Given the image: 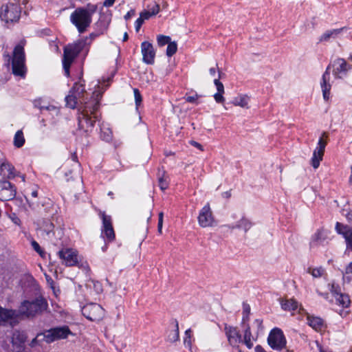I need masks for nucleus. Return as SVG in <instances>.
<instances>
[{"label": "nucleus", "mask_w": 352, "mask_h": 352, "mask_svg": "<svg viewBox=\"0 0 352 352\" xmlns=\"http://www.w3.org/2000/svg\"><path fill=\"white\" fill-rule=\"evenodd\" d=\"M252 338L250 327L248 324L246 325L245 329L244 331V338Z\"/></svg>", "instance_id": "nucleus-48"}, {"label": "nucleus", "mask_w": 352, "mask_h": 352, "mask_svg": "<svg viewBox=\"0 0 352 352\" xmlns=\"http://www.w3.org/2000/svg\"><path fill=\"white\" fill-rule=\"evenodd\" d=\"M102 27H103V30H106V29L107 28V24L104 23V24L102 25Z\"/></svg>", "instance_id": "nucleus-63"}, {"label": "nucleus", "mask_w": 352, "mask_h": 352, "mask_svg": "<svg viewBox=\"0 0 352 352\" xmlns=\"http://www.w3.org/2000/svg\"><path fill=\"white\" fill-rule=\"evenodd\" d=\"M153 16L156 15L160 12V6L158 3H155L154 6L149 9Z\"/></svg>", "instance_id": "nucleus-46"}, {"label": "nucleus", "mask_w": 352, "mask_h": 352, "mask_svg": "<svg viewBox=\"0 0 352 352\" xmlns=\"http://www.w3.org/2000/svg\"><path fill=\"white\" fill-rule=\"evenodd\" d=\"M99 215L102 220V235L109 241L115 239V233L112 226L111 217L107 215L104 212L100 211Z\"/></svg>", "instance_id": "nucleus-13"}, {"label": "nucleus", "mask_w": 352, "mask_h": 352, "mask_svg": "<svg viewBox=\"0 0 352 352\" xmlns=\"http://www.w3.org/2000/svg\"><path fill=\"white\" fill-rule=\"evenodd\" d=\"M251 338H244V340H243V342L245 343V344L247 346V347L248 349H251L253 346V344L251 341Z\"/></svg>", "instance_id": "nucleus-50"}, {"label": "nucleus", "mask_w": 352, "mask_h": 352, "mask_svg": "<svg viewBox=\"0 0 352 352\" xmlns=\"http://www.w3.org/2000/svg\"><path fill=\"white\" fill-rule=\"evenodd\" d=\"M352 278V261L346 266L344 274V279L350 282Z\"/></svg>", "instance_id": "nucleus-34"}, {"label": "nucleus", "mask_w": 352, "mask_h": 352, "mask_svg": "<svg viewBox=\"0 0 352 352\" xmlns=\"http://www.w3.org/2000/svg\"><path fill=\"white\" fill-rule=\"evenodd\" d=\"M252 226V223L248 219L242 218L236 226H231L230 228H239L243 229L245 232H247Z\"/></svg>", "instance_id": "nucleus-29"}, {"label": "nucleus", "mask_w": 352, "mask_h": 352, "mask_svg": "<svg viewBox=\"0 0 352 352\" xmlns=\"http://www.w3.org/2000/svg\"><path fill=\"white\" fill-rule=\"evenodd\" d=\"M152 15L150 11L145 10L142 12L140 14V17L144 21V20H148Z\"/></svg>", "instance_id": "nucleus-44"}, {"label": "nucleus", "mask_w": 352, "mask_h": 352, "mask_svg": "<svg viewBox=\"0 0 352 352\" xmlns=\"http://www.w3.org/2000/svg\"><path fill=\"white\" fill-rule=\"evenodd\" d=\"M41 228L44 232H46L47 234H50V232L53 230L54 225L50 221H45Z\"/></svg>", "instance_id": "nucleus-37"}, {"label": "nucleus", "mask_w": 352, "mask_h": 352, "mask_svg": "<svg viewBox=\"0 0 352 352\" xmlns=\"http://www.w3.org/2000/svg\"><path fill=\"white\" fill-rule=\"evenodd\" d=\"M14 167L7 160L0 164V175L6 176L7 179H13L16 175L14 173Z\"/></svg>", "instance_id": "nucleus-22"}, {"label": "nucleus", "mask_w": 352, "mask_h": 352, "mask_svg": "<svg viewBox=\"0 0 352 352\" xmlns=\"http://www.w3.org/2000/svg\"><path fill=\"white\" fill-rule=\"evenodd\" d=\"M281 307L285 311H293L298 308V302L294 299L281 300Z\"/></svg>", "instance_id": "nucleus-27"}, {"label": "nucleus", "mask_w": 352, "mask_h": 352, "mask_svg": "<svg viewBox=\"0 0 352 352\" xmlns=\"http://www.w3.org/2000/svg\"><path fill=\"white\" fill-rule=\"evenodd\" d=\"M326 145L327 142L323 140L322 137L320 138L318 143V146L314 150L311 160V164L314 168H318L319 167L320 162L322 160Z\"/></svg>", "instance_id": "nucleus-15"}, {"label": "nucleus", "mask_w": 352, "mask_h": 352, "mask_svg": "<svg viewBox=\"0 0 352 352\" xmlns=\"http://www.w3.org/2000/svg\"><path fill=\"white\" fill-rule=\"evenodd\" d=\"M72 332L70 331L68 326L64 325L52 328L43 333V340L46 343H52L56 340L65 339L69 335H72Z\"/></svg>", "instance_id": "nucleus-8"}, {"label": "nucleus", "mask_w": 352, "mask_h": 352, "mask_svg": "<svg viewBox=\"0 0 352 352\" xmlns=\"http://www.w3.org/2000/svg\"><path fill=\"white\" fill-rule=\"evenodd\" d=\"M224 330L229 344L234 347H238L239 343L241 342L242 340L241 335L238 331L237 328L226 325Z\"/></svg>", "instance_id": "nucleus-17"}, {"label": "nucleus", "mask_w": 352, "mask_h": 352, "mask_svg": "<svg viewBox=\"0 0 352 352\" xmlns=\"http://www.w3.org/2000/svg\"><path fill=\"white\" fill-rule=\"evenodd\" d=\"M144 23V21L140 18L139 17L136 21H135V30L136 32H139L142 25Z\"/></svg>", "instance_id": "nucleus-49"}, {"label": "nucleus", "mask_w": 352, "mask_h": 352, "mask_svg": "<svg viewBox=\"0 0 352 352\" xmlns=\"http://www.w3.org/2000/svg\"><path fill=\"white\" fill-rule=\"evenodd\" d=\"M177 50V45L176 42H170L168 44V47L166 49V55L169 57L172 56L173 54L176 53Z\"/></svg>", "instance_id": "nucleus-32"}, {"label": "nucleus", "mask_w": 352, "mask_h": 352, "mask_svg": "<svg viewBox=\"0 0 352 352\" xmlns=\"http://www.w3.org/2000/svg\"><path fill=\"white\" fill-rule=\"evenodd\" d=\"M159 186L162 190H164L168 187V182L164 175L159 178Z\"/></svg>", "instance_id": "nucleus-38"}, {"label": "nucleus", "mask_w": 352, "mask_h": 352, "mask_svg": "<svg viewBox=\"0 0 352 352\" xmlns=\"http://www.w3.org/2000/svg\"><path fill=\"white\" fill-rule=\"evenodd\" d=\"M133 93H134L136 109H138V107L140 106V104L142 103V98L140 94V92L139 91V90L138 89H136V88L133 89Z\"/></svg>", "instance_id": "nucleus-35"}, {"label": "nucleus", "mask_w": 352, "mask_h": 352, "mask_svg": "<svg viewBox=\"0 0 352 352\" xmlns=\"http://www.w3.org/2000/svg\"><path fill=\"white\" fill-rule=\"evenodd\" d=\"M128 38H129L128 34H127V32H125L124 34V36H123V41H127Z\"/></svg>", "instance_id": "nucleus-60"}, {"label": "nucleus", "mask_w": 352, "mask_h": 352, "mask_svg": "<svg viewBox=\"0 0 352 352\" xmlns=\"http://www.w3.org/2000/svg\"><path fill=\"white\" fill-rule=\"evenodd\" d=\"M346 28L343 27L338 29H333L326 31L323 33L319 38V42H327L331 38H336L339 34H340Z\"/></svg>", "instance_id": "nucleus-23"}, {"label": "nucleus", "mask_w": 352, "mask_h": 352, "mask_svg": "<svg viewBox=\"0 0 352 352\" xmlns=\"http://www.w3.org/2000/svg\"><path fill=\"white\" fill-rule=\"evenodd\" d=\"M255 351L256 352H266L265 349L260 345H257L255 347Z\"/></svg>", "instance_id": "nucleus-55"}, {"label": "nucleus", "mask_w": 352, "mask_h": 352, "mask_svg": "<svg viewBox=\"0 0 352 352\" xmlns=\"http://www.w3.org/2000/svg\"><path fill=\"white\" fill-rule=\"evenodd\" d=\"M82 313L89 320L99 321L104 316V309L97 303H89L82 308Z\"/></svg>", "instance_id": "nucleus-10"}, {"label": "nucleus", "mask_w": 352, "mask_h": 352, "mask_svg": "<svg viewBox=\"0 0 352 352\" xmlns=\"http://www.w3.org/2000/svg\"><path fill=\"white\" fill-rule=\"evenodd\" d=\"M191 330L190 329H188L185 332V335H186V338H184V344H186L188 346L190 347L191 346Z\"/></svg>", "instance_id": "nucleus-41"}, {"label": "nucleus", "mask_w": 352, "mask_h": 352, "mask_svg": "<svg viewBox=\"0 0 352 352\" xmlns=\"http://www.w3.org/2000/svg\"><path fill=\"white\" fill-rule=\"evenodd\" d=\"M135 15V10H131L124 16L125 20H129L131 17Z\"/></svg>", "instance_id": "nucleus-51"}, {"label": "nucleus", "mask_w": 352, "mask_h": 352, "mask_svg": "<svg viewBox=\"0 0 352 352\" xmlns=\"http://www.w3.org/2000/svg\"><path fill=\"white\" fill-rule=\"evenodd\" d=\"M327 239V233L323 229H318L312 236L310 240V248L322 245Z\"/></svg>", "instance_id": "nucleus-20"}, {"label": "nucleus", "mask_w": 352, "mask_h": 352, "mask_svg": "<svg viewBox=\"0 0 352 352\" xmlns=\"http://www.w3.org/2000/svg\"><path fill=\"white\" fill-rule=\"evenodd\" d=\"M163 217L164 214L162 212L159 213V218H158V225H157V231L160 234H162V226H163Z\"/></svg>", "instance_id": "nucleus-43"}, {"label": "nucleus", "mask_w": 352, "mask_h": 352, "mask_svg": "<svg viewBox=\"0 0 352 352\" xmlns=\"http://www.w3.org/2000/svg\"><path fill=\"white\" fill-rule=\"evenodd\" d=\"M98 36V34H94V33H92V34H90V36H91V38H94V37H96V36Z\"/></svg>", "instance_id": "nucleus-62"}, {"label": "nucleus", "mask_w": 352, "mask_h": 352, "mask_svg": "<svg viewBox=\"0 0 352 352\" xmlns=\"http://www.w3.org/2000/svg\"><path fill=\"white\" fill-rule=\"evenodd\" d=\"M96 5L89 4L87 8H76L70 16L71 22L79 33L85 32L91 23L92 15L96 12Z\"/></svg>", "instance_id": "nucleus-2"}, {"label": "nucleus", "mask_w": 352, "mask_h": 352, "mask_svg": "<svg viewBox=\"0 0 352 352\" xmlns=\"http://www.w3.org/2000/svg\"><path fill=\"white\" fill-rule=\"evenodd\" d=\"M98 102H95L92 107H85V111L78 117V125L80 129H84L85 131L91 130L98 120L96 111L98 110Z\"/></svg>", "instance_id": "nucleus-6"}, {"label": "nucleus", "mask_w": 352, "mask_h": 352, "mask_svg": "<svg viewBox=\"0 0 352 352\" xmlns=\"http://www.w3.org/2000/svg\"><path fill=\"white\" fill-rule=\"evenodd\" d=\"M221 77V72L220 71L218 72V78H215L214 80V83L217 87V92L214 94V100L217 103L222 104L225 101V98L223 97V94L225 93L224 86L221 82H220L219 78Z\"/></svg>", "instance_id": "nucleus-21"}, {"label": "nucleus", "mask_w": 352, "mask_h": 352, "mask_svg": "<svg viewBox=\"0 0 352 352\" xmlns=\"http://www.w3.org/2000/svg\"><path fill=\"white\" fill-rule=\"evenodd\" d=\"M62 263L66 266H74L78 264V254L76 250L71 248H65L57 252Z\"/></svg>", "instance_id": "nucleus-14"}, {"label": "nucleus", "mask_w": 352, "mask_h": 352, "mask_svg": "<svg viewBox=\"0 0 352 352\" xmlns=\"http://www.w3.org/2000/svg\"><path fill=\"white\" fill-rule=\"evenodd\" d=\"M308 324L317 331H321L324 327V321L319 317L307 316Z\"/></svg>", "instance_id": "nucleus-24"}, {"label": "nucleus", "mask_w": 352, "mask_h": 352, "mask_svg": "<svg viewBox=\"0 0 352 352\" xmlns=\"http://www.w3.org/2000/svg\"><path fill=\"white\" fill-rule=\"evenodd\" d=\"M21 8L15 3L3 5L0 8V19L6 23H12L19 21Z\"/></svg>", "instance_id": "nucleus-7"}, {"label": "nucleus", "mask_w": 352, "mask_h": 352, "mask_svg": "<svg viewBox=\"0 0 352 352\" xmlns=\"http://www.w3.org/2000/svg\"><path fill=\"white\" fill-rule=\"evenodd\" d=\"M268 344L274 350L280 351L286 345V340L281 329H273L267 338Z\"/></svg>", "instance_id": "nucleus-9"}, {"label": "nucleus", "mask_w": 352, "mask_h": 352, "mask_svg": "<svg viewBox=\"0 0 352 352\" xmlns=\"http://www.w3.org/2000/svg\"><path fill=\"white\" fill-rule=\"evenodd\" d=\"M41 340H43V333H38L36 337L35 338H34L30 344V346L31 347H34L36 346L37 344H38V342L41 341Z\"/></svg>", "instance_id": "nucleus-42"}, {"label": "nucleus", "mask_w": 352, "mask_h": 352, "mask_svg": "<svg viewBox=\"0 0 352 352\" xmlns=\"http://www.w3.org/2000/svg\"><path fill=\"white\" fill-rule=\"evenodd\" d=\"M65 101L66 105L68 107L71 109H74L76 107L77 104V98L73 94H69L67 96H66Z\"/></svg>", "instance_id": "nucleus-31"}, {"label": "nucleus", "mask_w": 352, "mask_h": 352, "mask_svg": "<svg viewBox=\"0 0 352 352\" xmlns=\"http://www.w3.org/2000/svg\"><path fill=\"white\" fill-rule=\"evenodd\" d=\"M349 181H350L351 182H352V166H351V176H350Z\"/></svg>", "instance_id": "nucleus-64"}, {"label": "nucleus", "mask_w": 352, "mask_h": 352, "mask_svg": "<svg viewBox=\"0 0 352 352\" xmlns=\"http://www.w3.org/2000/svg\"><path fill=\"white\" fill-rule=\"evenodd\" d=\"M250 311V308L248 305L245 306L243 308V314H249Z\"/></svg>", "instance_id": "nucleus-56"}, {"label": "nucleus", "mask_w": 352, "mask_h": 352, "mask_svg": "<svg viewBox=\"0 0 352 352\" xmlns=\"http://www.w3.org/2000/svg\"><path fill=\"white\" fill-rule=\"evenodd\" d=\"M254 322L257 324L258 330H262L263 329V320L256 319L255 320Z\"/></svg>", "instance_id": "nucleus-53"}, {"label": "nucleus", "mask_w": 352, "mask_h": 352, "mask_svg": "<svg viewBox=\"0 0 352 352\" xmlns=\"http://www.w3.org/2000/svg\"><path fill=\"white\" fill-rule=\"evenodd\" d=\"M83 44L81 41H78L73 44L68 45L64 47L63 66L67 76H69V69L74 59L81 52Z\"/></svg>", "instance_id": "nucleus-5"}, {"label": "nucleus", "mask_w": 352, "mask_h": 352, "mask_svg": "<svg viewBox=\"0 0 352 352\" xmlns=\"http://www.w3.org/2000/svg\"><path fill=\"white\" fill-rule=\"evenodd\" d=\"M335 295L336 302L342 305L343 307H347L350 305L351 300L349 296L347 294H339L332 291Z\"/></svg>", "instance_id": "nucleus-26"}, {"label": "nucleus", "mask_w": 352, "mask_h": 352, "mask_svg": "<svg viewBox=\"0 0 352 352\" xmlns=\"http://www.w3.org/2000/svg\"><path fill=\"white\" fill-rule=\"evenodd\" d=\"M14 339L19 340L20 343H24L26 341L27 336L24 333L16 332L14 334Z\"/></svg>", "instance_id": "nucleus-39"}, {"label": "nucleus", "mask_w": 352, "mask_h": 352, "mask_svg": "<svg viewBox=\"0 0 352 352\" xmlns=\"http://www.w3.org/2000/svg\"><path fill=\"white\" fill-rule=\"evenodd\" d=\"M25 143V138L21 130L17 131L14 138V145L17 147H21Z\"/></svg>", "instance_id": "nucleus-30"}, {"label": "nucleus", "mask_w": 352, "mask_h": 352, "mask_svg": "<svg viewBox=\"0 0 352 352\" xmlns=\"http://www.w3.org/2000/svg\"><path fill=\"white\" fill-rule=\"evenodd\" d=\"M48 307L47 302L42 296L32 300H23L19 307V314L28 318H33L43 314Z\"/></svg>", "instance_id": "nucleus-3"}, {"label": "nucleus", "mask_w": 352, "mask_h": 352, "mask_svg": "<svg viewBox=\"0 0 352 352\" xmlns=\"http://www.w3.org/2000/svg\"><path fill=\"white\" fill-rule=\"evenodd\" d=\"M86 285H87V287H88L89 289H93L94 290V292H96V294H98L102 293L103 291L102 284L100 282L94 280H89L87 283Z\"/></svg>", "instance_id": "nucleus-28"}, {"label": "nucleus", "mask_w": 352, "mask_h": 352, "mask_svg": "<svg viewBox=\"0 0 352 352\" xmlns=\"http://www.w3.org/2000/svg\"><path fill=\"white\" fill-rule=\"evenodd\" d=\"M141 52L142 54V60L145 63L148 65L154 63L155 52L151 43L148 41L142 42L141 44Z\"/></svg>", "instance_id": "nucleus-16"}, {"label": "nucleus", "mask_w": 352, "mask_h": 352, "mask_svg": "<svg viewBox=\"0 0 352 352\" xmlns=\"http://www.w3.org/2000/svg\"><path fill=\"white\" fill-rule=\"evenodd\" d=\"M249 100L250 97L248 95L245 94H241L238 96L235 97L233 100L232 101V103L234 106H239L241 108L244 109H248L249 106Z\"/></svg>", "instance_id": "nucleus-25"}, {"label": "nucleus", "mask_w": 352, "mask_h": 352, "mask_svg": "<svg viewBox=\"0 0 352 352\" xmlns=\"http://www.w3.org/2000/svg\"><path fill=\"white\" fill-rule=\"evenodd\" d=\"M209 72H210V74L212 76H215L216 75V68L215 67H212L209 70Z\"/></svg>", "instance_id": "nucleus-58"}, {"label": "nucleus", "mask_w": 352, "mask_h": 352, "mask_svg": "<svg viewBox=\"0 0 352 352\" xmlns=\"http://www.w3.org/2000/svg\"><path fill=\"white\" fill-rule=\"evenodd\" d=\"M199 95H198L197 94H196L195 96H187L186 97V100L188 102H191V103H197V100L198 98H199Z\"/></svg>", "instance_id": "nucleus-45"}, {"label": "nucleus", "mask_w": 352, "mask_h": 352, "mask_svg": "<svg viewBox=\"0 0 352 352\" xmlns=\"http://www.w3.org/2000/svg\"><path fill=\"white\" fill-rule=\"evenodd\" d=\"M346 218L349 221V223H351L352 224V211L349 212L347 215H346Z\"/></svg>", "instance_id": "nucleus-57"}, {"label": "nucleus", "mask_w": 352, "mask_h": 352, "mask_svg": "<svg viewBox=\"0 0 352 352\" xmlns=\"http://www.w3.org/2000/svg\"><path fill=\"white\" fill-rule=\"evenodd\" d=\"M25 41H21L14 49L13 56L12 58V73L15 76L24 77L26 68L25 65V53H24ZM8 65H10L11 57L9 54L6 56Z\"/></svg>", "instance_id": "nucleus-4"}, {"label": "nucleus", "mask_w": 352, "mask_h": 352, "mask_svg": "<svg viewBox=\"0 0 352 352\" xmlns=\"http://www.w3.org/2000/svg\"><path fill=\"white\" fill-rule=\"evenodd\" d=\"M116 0H104L103 5L106 7H110L113 5Z\"/></svg>", "instance_id": "nucleus-54"}, {"label": "nucleus", "mask_w": 352, "mask_h": 352, "mask_svg": "<svg viewBox=\"0 0 352 352\" xmlns=\"http://www.w3.org/2000/svg\"><path fill=\"white\" fill-rule=\"evenodd\" d=\"M32 247H33L34 250L36 252H38L39 254H42L43 251H42V250H41V247H40L39 244H38L37 242H36V241H32Z\"/></svg>", "instance_id": "nucleus-47"}, {"label": "nucleus", "mask_w": 352, "mask_h": 352, "mask_svg": "<svg viewBox=\"0 0 352 352\" xmlns=\"http://www.w3.org/2000/svg\"><path fill=\"white\" fill-rule=\"evenodd\" d=\"M175 331L173 332V333L172 335H170L169 336V339L172 341V342H175L177 341L178 339H179V325H178V322L177 321H175Z\"/></svg>", "instance_id": "nucleus-40"}, {"label": "nucleus", "mask_w": 352, "mask_h": 352, "mask_svg": "<svg viewBox=\"0 0 352 352\" xmlns=\"http://www.w3.org/2000/svg\"><path fill=\"white\" fill-rule=\"evenodd\" d=\"M197 219L199 225L202 228L212 227L215 224V219L209 204L201 208Z\"/></svg>", "instance_id": "nucleus-11"}, {"label": "nucleus", "mask_w": 352, "mask_h": 352, "mask_svg": "<svg viewBox=\"0 0 352 352\" xmlns=\"http://www.w3.org/2000/svg\"><path fill=\"white\" fill-rule=\"evenodd\" d=\"M157 44L160 46H164L166 44H168L170 42V38L168 36L159 35L157 36Z\"/></svg>", "instance_id": "nucleus-36"}, {"label": "nucleus", "mask_w": 352, "mask_h": 352, "mask_svg": "<svg viewBox=\"0 0 352 352\" xmlns=\"http://www.w3.org/2000/svg\"><path fill=\"white\" fill-rule=\"evenodd\" d=\"M18 317L16 310L3 308L0 306V325L12 324Z\"/></svg>", "instance_id": "nucleus-18"}, {"label": "nucleus", "mask_w": 352, "mask_h": 352, "mask_svg": "<svg viewBox=\"0 0 352 352\" xmlns=\"http://www.w3.org/2000/svg\"><path fill=\"white\" fill-rule=\"evenodd\" d=\"M16 194V187L8 180L0 181V199L3 201L14 199Z\"/></svg>", "instance_id": "nucleus-12"}, {"label": "nucleus", "mask_w": 352, "mask_h": 352, "mask_svg": "<svg viewBox=\"0 0 352 352\" xmlns=\"http://www.w3.org/2000/svg\"><path fill=\"white\" fill-rule=\"evenodd\" d=\"M333 67V73L336 78H342L343 75H346V73L351 69V65L348 64L346 61L343 58L336 59L332 65H329L324 73L322 75L321 88L322 91L323 98L325 100H328L330 95V90L331 86L329 83L330 79V68Z\"/></svg>", "instance_id": "nucleus-1"}, {"label": "nucleus", "mask_w": 352, "mask_h": 352, "mask_svg": "<svg viewBox=\"0 0 352 352\" xmlns=\"http://www.w3.org/2000/svg\"><path fill=\"white\" fill-rule=\"evenodd\" d=\"M308 272L310 273L314 278H318L322 275L324 269L322 267L314 269L309 268Z\"/></svg>", "instance_id": "nucleus-33"}, {"label": "nucleus", "mask_w": 352, "mask_h": 352, "mask_svg": "<svg viewBox=\"0 0 352 352\" xmlns=\"http://www.w3.org/2000/svg\"><path fill=\"white\" fill-rule=\"evenodd\" d=\"M32 197H37V195H38V192H37L36 190L33 191V192H32Z\"/></svg>", "instance_id": "nucleus-61"}, {"label": "nucleus", "mask_w": 352, "mask_h": 352, "mask_svg": "<svg viewBox=\"0 0 352 352\" xmlns=\"http://www.w3.org/2000/svg\"><path fill=\"white\" fill-rule=\"evenodd\" d=\"M190 144L195 146L196 148H199L201 151H204L203 146L199 143L195 141H190Z\"/></svg>", "instance_id": "nucleus-52"}, {"label": "nucleus", "mask_w": 352, "mask_h": 352, "mask_svg": "<svg viewBox=\"0 0 352 352\" xmlns=\"http://www.w3.org/2000/svg\"><path fill=\"white\" fill-rule=\"evenodd\" d=\"M248 320H249V314H243L242 322L245 323Z\"/></svg>", "instance_id": "nucleus-59"}, {"label": "nucleus", "mask_w": 352, "mask_h": 352, "mask_svg": "<svg viewBox=\"0 0 352 352\" xmlns=\"http://www.w3.org/2000/svg\"><path fill=\"white\" fill-rule=\"evenodd\" d=\"M336 232L343 236L347 248L352 250V230L346 225L337 222L335 228Z\"/></svg>", "instance_id": "nucleus-19"}]
</instances>
